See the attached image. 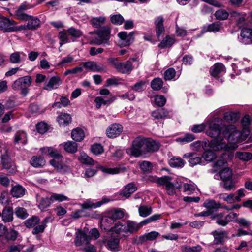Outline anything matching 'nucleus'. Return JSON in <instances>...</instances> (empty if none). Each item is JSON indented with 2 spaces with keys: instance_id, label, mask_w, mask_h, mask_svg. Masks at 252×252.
Listing matches in <instances>:
<instances>
[{
  "instance_id": "obj_1",
  "label": "nucleus",
  "mask_w": 252,
  "mask_h": 252,
  "mask_svg": "<svg viewBox=\"0 0 252 252\" xmlns=\"http://www.w3.org/2000/svg\"><path fill=\"white\" fill-rule=\"evenodd\" d=\"M220 110L214 112L215 116L212 120H208L205 124L194 125L191 127V131L194 133L202 132L205 127L206 134L213 139L210 142V147L214 151H219L225 147L223 142L226 136L229 141L236 142L240 136L239 131L235 130L233 126H226L224 120L219 117Z\"/></svg>"
},
{
  "instance_id": "obj_2",
  "label": "nucleus",
  "mask_w": 252,
  "mask_h": 252,
  "mask_svg": "<svg viewBox=\"0 0 252 252\" xmlns=\"http://www.w3.org/2000/svg\"><path fill=\"white\" fill-rule=\"evenodd\" d=\"M97 37H93L90 41L91 44L100 45L102 44H109L111 29L108 26H103L95 32Z\"/></svg>"
},
{
  "instance_id": "obj_3",
  "label": "nucleus",
  "mask_w": 252,
  "mask_h": 252,
  "mask_svg": "<svg viewBox=\"0 0 252 252\" xmlns=\"http://www.w3.org/2000/svg\"><path fill=\"white\" fill-rule=\"evenodd\" d=\"M32 83L31 76H25L16 80L12 85V88L16 91H20L21 94L26 96L29 93V88Z\"/></svg>"
},
{
  "instance_id": "obj_4",
  "label": "nucleus",
  "mask_w": 252,
  "mask_h": 252,
  "mask_svg": "<svg viewBox=\"0 0 252 252\" xmlns=\"http://www.w3.org/2000/svg\"><path fill=\"white\" fill-rule=\"evenodd\" d=\"M151 181L156 182L160 185H165L167 194L169 195H173L175 194V187L171 182V177L170 176H163L161 178L157 177H151Z\"/></svg>"
},
{
  "instance_id": "obj_5",
  "label": "nucleus",
  "mask_w": 252,
  "mask_h": 252,
  "mask_svg": "<svg viewBox=\"0 0 252 252\" xmlns=\"http://www.w3.org/2000/svg\"><path fill=\"white\" fill-rule=\"evenodd\" d=\"M142 138H136L133 141L131 147L126 149V153L130 156L139 157L142 153H145Z\"/></svg>"
},
{
  "instance_id": "obj_6",
  "label": "nucleus",
  "mask_w": 252,
  "mask_h": 252,
  "mask_svg": "<svg viewBox=\"0 0 252 252\" xmlns=\"http://www.w3.org/2000/svg\"><path fill=\"white\" fill-rule=\"evenodd\" d=\"M75 235L74 244L76 247H84L90 242L91 239L85 231L80 229L77 230Z\"/></svg>"
},
{
  "instance_id": "obj_7",
  "label": "nucleus",
  "mask_w": 252,
  "mask_h": 252,
  "mask_svg": "<svg viewBox=\"0 0 252 252\" xmlns=\"http://www.w3.org/2000/svg\"><path fill=\"white\" fill-rule=\"evenodd\" d=\"M134 33L133 32L127 33L126 32H121L118 34L120 39V44L122 46L130 45L134 41Z\"/></svg>"
},
{
  "instance_id": "obj_8",
  "label": "nucleus",
  "mask_w": 252,
  "mask_h": 252,
  "mask_svg": "<svg viewBox=\"0 0 252 252\" xmlns=\"http://www.w3.org/2000/svg\"><path fill=\"white\" fill-rule=\"evenodd\" d=\"M239 41L245 45L250 44L252 42V28L243 27L241 30Z\"/></svg>"
},
{
  "instance_id": "obj_9",
  "label": "nucleus",
  "mask_w": 252,
  "mask_h": 252,
  "mask_svg": "<svg viewBox=\"0 0 252 252\" xmlns=\"http://www.w3.org/2000/svg\"><path fill=\"white\" fill-rule=\"evenodd\" d=\"M211 234L214 237L213 243L215 245H221L227 237L226 231L221 229H218L212 231Z\"/></svg>"
},
{
  "instance_id": "obj_10",
  "label": "nucleus",
  "mask_w": 252,
  "mask_h": 252,
  "mask_svg": "<svg viewBox=\"0 0 252 252\" xmlns=\"http://www.w3.org/2000/svg\"><path fill=\"white\" fill-rule=\"evenodd\" d=\"M123 127L121 125L113 124L106 131V134L110 138H115L119 136L123 131Z\"/></svg>"
},
{
  "instance_id": "obj_11",
  "label": "nucleus",
  "mask_w": 252,
  "mask_h": 252,
  "mask_svg": "<svg viewBox=\"0 0 252 252\" xmlns=\"http://www.w3.org/2000/svg\"><path fill=\"white\" fill-rule=\"evenodd\" d=\"M109 201V199L106 198H104L101 200L96 202H94L90 200H87L81 204V207L83 209H95Z\"/></svg>"
},
{
  "instance_id": "obj_12",
  "label": "nucleus",
  "mask_w": 252,
  "mask_h": 252,
  "mask_svg": "<svg viewBox=\"0 0 252 252\" xmlns=\"http://www.w3.org/2000/svg\"><path fill=\"white\" fill-rule=\"evenodd\" d=\"M62 81L58 76L52 77L48 82L44 83L43 89L51 91L56 89L62 84Z\"/></svg>"
},
{
  "instance_id": "obj_13",
  "label": "nucleus",
  "mask_w": 252,
  "mask_h": 252,
  "mask_svg": "<svg viewBox=\"0 0 252 252\" xmlns=\"http://www.w3.org/2000/svg\"><path fill=\"white\" fill-rule=\"evenodd\" d=\"M144 152H156L159 148V144L155 141L142 138Z\"/></svg>"
},
{
  "instance_id": "obj_14",
  "label": "nucleus",
  "mask_w": 252,
  "mask_h": 252,
  "mask_svg": "<svg viewBox=\"0 0 252 252\" xmlns=\"http://www.w3.org/2000/svg\"><path fill=\"white\" fill-rule=\"evenodd\" d=\"M241 123H242V125L243 127V129L242 132L238 130V131H239L241 134L240 136L238 138V140L235 142H232V141H229L228 139V137L226 136V137H227L228 141L229 142H231L232 143H235L239 141V140L240 139L241 136H242V133L245 134V135H247V136L249 135L250 132V131L249 129V126L250 124V118L249 116H248V115L245 116L242 120ZM230 126H232V125H231ZM233 126L234 127H235L234 125H233ZM235 130L238 131V130H237L236 129V127H235Z\"/></svg>"
},
{
  "instance_id": "obj_15",
  "label": "nucleus",
  "mask_w": 252,
  "mask_h": 252,
  "mask_svg": "<svg viewBox=\"0 0 252 252\" xmlns=\"http://www.w3.org/2000/svg\"><path fill=\"white\" fill-rule=\"evenodd\" d=\"M183 157L186 158H189L188 162L190 166H194L197 164H202L203 159L202 157L197 156L195 153H187L185 154Z\"/></svg>"
},
{
  "instance_id": "obj_16",
  "label": "nucleus",
  "mask_w": 252,
  "mask_h": 252,
  "mask_svg": "<svg viewBox=\"0 0 252 252\" xmlns=\"http://www.w3.org/2000/svg\"><path fill=\"white\" fill-rule=\"evenodd\" d=\"M16 23L12 20L3 18L0 20V31L3 30L5 32H12L15 29L12 26L15 25Z\"/></svg>"
},
{
  "instance_id": "obj_17",
  "label": "nucleus",
  "mask_w": 252,
  "mask_h": 252,
  "mask_svg": "<svg viewBox=\"0 0 252 252\" xmlns=\"http://www.w3.org/2000/svg\"><path fill=\"white\" fill-rule=\"evenodd\" d=\"M83 66L94 72H102L106 69V67L103 64L97 63L94 61L85 62L83 63Z\"/></svg>"
},
{
  "instance_id": "obj_18",
  "label": "nucleus",
  "mask_w": 252,
  "mask_h": 252,
  "mask_svg": "<svg viewBox=\"0 0 252 252\" xmlns=\"http://www.w3.org/2000/svg\"><path fill=\"white\" fill-rule=\"evenodd\" d=\"M112 219L106 212L102 216L100 220V227L102 230L109 231V227L114 223Z\"/></svg>"
},
{
  "instance_id": "obj_19",
  "label": "nucleus",
  "mask_w": 252,
  "mask_h": 252,
  "mask_svg": "<svg viewBox=\"0 0 252 252\" xmlns=\"http://www.w3.org/2000/svg\"><path fill=\"white\" fill-rule=\"evenodd\" d=\"M115 65L117 70L122 73H128L133 69L132 63L129 61L117 63Z\"/></svg>"
},
{
  "instance_id": "obj_20",
  "label": "nucleus",
  "mask_w": 252,
  "mask_h": 252,
  "mask_svg": "<svg viewBox=\"0 0 252 252\" xmlns=\"http://www.w3.org/2000/svg\"><path fill=\"white\" fill-rule=\"evenodd\" d=\"M50 163L60 173H65L70 172V167L65 164H63L60 160H57L56 159H53L50 161Z\"/></svg>"
},
{
  "instance_id": "obj_21",
  "label": "nucleus",
  "mask_w": 252,
  "mask_h": 252,
  "mask_svg": "<svg viewBox=\"0 0 252 252\" xmlns=\"http://www.w3.org/2000/svg\"><path fill=\"white\" fill-rule=\"evenodd\" d=\"M116 99L115 96L113 94L110 95V98L97 96L94 99V102L96 103V107L99 109L102 105H109L111 104Z\"/></svg>"
},
{
  "instance_id": "obj_22",
  "label": "nucleus",
  "mask_w": 252,
  "mask_h": 252,
  "mask_svg": "<svg viewBox=\"0 0 252 252\" xmlns=\"http://www.w3.org/2000/svg\"><path fill=\"white\" fill-rule=\"evenodd\" d=\"M163 22L164 19L161 16L158 17L155 20L156 35L158 38L164 33L165 29L163 26Z\"/></svg>"
},
{
  "instance_id": "obj_23",
  "label": "nucleus",
  "mask_w": 252,
  "mask_h": 252,
  "mask_svg": "<svg viewBox=\"0 0 252 252\" xmlns=\"http://www.w3.org/2000/svg\"><path fill=\"white\" fill-rule=\"evenodd\" d=\"M232 171L229 167H225L222 170L215 174L214 178L216 180H226L232 178Z\"/></svg>"
},
{
  "instance_id": "obj_24",
  "label": "nucleus",
  "mask_w": 252,
  "mask_h": 252,
  "mask_svg": "<svg viewBox=\"0 0 252 252\" xmlns=\"http://www.w3.org/2000/svg\"><path fill=\"white\" fill-rule=\"evenodd\" d=\"M120 238L118 236L111 237L107 241V246L109 250L113 252L119 250V242Z\"/></svg>"
},
{
  "instance_id": "obj_25",
  "label": "nucleus",
  "mask_w": 252,
  "mask_h": 252,
  "mask_svg": "<svg viewBox=\"0 0 252 252\" xmlns=\"http://www.w3.org/2000/svg\"><path fill=\"white\" fill-rule=\"evenodd\" d=\"M27 19L28 23L26 25V28L28 29L34 30L39 27L40 20L37 17L29 15V17Z\"/></svg>"
},
{
  "instance_id": "obj_26",
  "label": "nucleus",
  "mask_w": 252,
  "mask_h": 252,
  "mask_svg": "<svg viewBox=\"0 0 252 252\" xmlns=\"http://www.w3.org/2000/svg\"><path fill=\"white\" fill-rule=\"evenodd\" d=\"M1 164L3 168L6 169H11L10 172L12 173L15 170V168L12 165L11 160L9 156L7 154H3L1 156Z\"/></svg>"
},
{
  "instance_id": "obj_27",
  "label": "nucleus",
  "mask_w": 252,
  "mask_h": 252,
  "mask_svg": "<svg viewBox=\"0 0 252 252\" xmlns=\"http://www.w3.org/2000/svg\"><path fill=\"white\" fill-rule=\"evenodd\" d=\"M224 66L221 63H216L212 66L210 69L211 75L214 77H217L220 74L225 72Z\"/></svg>"
},
{
  "instance_id": "obj_28",
  "label": "nucleus",
  "mask_w": 252,
  "mask_h": 252,
  "mask_svg": "<svg viewBox=\"0 0 252 252\" xmlns=\"http://www.w3.org/2000/svg\"><path fill=\"white\" fill-rule=\"evenodd\" d=\"M43 154H48L53 157V159H56L57 160H60L62 158V155L59 154L57 150L52 147H44L41 149Z\"/></svg>"
},
{
  "instance_id": "obj_29",
  "label": "nucleus",
  "mask_w": 252,
  "mask_h": 252,
  "mask_svg": "<svg viewBox=\"0 0 252 252\" xmlns=\"http://www.w3.org/2000/svg\"><path fill=\"white\" fill-rule=\"evenodd\" d=\"M27 141V134L24 131L19 130L16 132L14 138L15 144H25Z\"/></svg>"
},
{
  "instance_id": "obj_30",
  "label": "nucleus",
  "mask_w": 252,
  "mask_h": 252,
  "mask_svg": "<svg viewBox=\"0 0 252 252\" xmlns=\"http://www.w3.org/2000/svg\"><path fill=\"white\" fill-rule=\"evenodd\" d=\"M227 162L223 157H220L214 163L213 172H218L227 167Z\"/></svg>"
},
{
  "instance_id": "obj_31",
  "label": "nucleus",
  "mask_w": 252,
  "mask_h": 252,
  "mask_svg": "<svg viewBox=\"0 0 252 252\" xmlns=\"http://www.w3.org/2000/svg\"><path fill=\"white\" fill-rule=\"evenodd\" d=\"M107 212L114 221L116 220L121 219L124 217L125 210L122 209L117 208L110 210Z\"/></svg>"
},
{
  "instance_id": "obj_32",
  "label": "nucleus",
  "mask_w": 252,
  "mask_h": 252,
  "mask_svg": "<svg viewBox=\"0 0 252 252\" xmlns=\"http://www.w3.org/2000/svg\"><path fill=\"white\" fill-rule=\"evenodd\" d=\"M151 115L155 119H163L168 117L169 112L164 108H160L153 111Z\"/></svg>"
},
{
  "instance_id": "obj_33",
  "label": "nucleus",
  "mask_w": 252,
  "mask_h": 252,
  "mask_svg": "<svg viewBox=\"0 0 252 252\" xmlns=\"http://www.w3.org/2000/svg\"><path fill=\"white\" fill-rule=\"evenodd\" d=\"M137 189V188L136 185L134 183H131L127 184L125 187L120 194L124 197H128L132 193L135 192Z\"/></svg>"
},
{
  "instance_id": "obj_34",
  "label": "nucleus",
  "mask_w": 252,
  "mask_h": 252,
  "mask_svg": "<svg viewBox=\"0 0 252 252\" xmlns=\"http://www.w3.org/2000/svg\"><path fill=\"white\" fill-rule=\"evenodd\" d=\"M221 27V24L219 22H216L206 26H204L203 28L202 32H217L220 31Z\"/></svg>"
},
{
  "instance_id": "obj_35",
  "label": "nucleus",
  "mask_w": 252,
  "mask_h": 252,
  "mask_svg": "<svg viewBox=\"0 0 252 252\" xmlns=\"http://www.w3.org/2000/svg\"><path fill=\"white\" fill-rule=\"evenodd\" d=\"M125 228V224H123L122 222L119 221L109 229V232H110L112 235L114 234H119L122 232L126 233Z\"/></svg>"
},
{
  "instance_id": "obj_36",
  "label": "nucleus",
  "mask_w": 252,
  "mask_h": 252,
  "mask_svg": "<svg viewBox=\"0 0 252 252\" xmlns=\"http://www.w3.org/2000/svg\"><path fill=\"white\" fill-rule=\"evenodd\" d=\"M30 162L34 167L40 168L45 165V160L41 156H34L31 158Z\"/></svg>"
},
{
  "instance_id": "obj_37",
  "label": "nucleus",
  "mask_w": 252,
  "mask_h": 252,
  "mask_svg": "<svg viewBox=\"0 0 252 252\" xmlns=\"http://www.w3.org/2000/svg\"><path fill=\"white\" fill-rule=\"evenodd\" d=\"M106 21V18L105 16H101L97 17H92L90 20V23L93 27L99 28L105 23Z\"/></svg>"
},
{
  "instance_id": "obj_38",
  "label": "nucleus",
  "mask_w": 252,
  "mask_h": 252,
  "mask_svg": "<svg viewBox=\"0 0 252 252\" xmlns=\"http://www.w3.org/2000/svg\"><path fill=\"white\" fill-rule=\"evenodd\" d=\"M57 121L60 126H65L71 121V117L69 114L62 113L57 117Z\"/></svg>"
},
{
  "instance_id": "obj_39",
  "label": "nucleus",
  "mask_w": 252,
  "mask_h": 252,
  "mask_svg": "<svg viewBox=\"0 0 252 252\" xmlns=\"http://www.w3.org/2000/svg\"><path fill=\"white\" fill-rule=\"evenodd\" d=\"M25 192V189L21 186L16 185L13 187L11 190V194L12 196L16 198L22 197Z\"/></svg>"
},
{
  "instance_id": "obj_40",
  "label": "nucleus",
  "mask_w": 252,
  "mask_h": 252,
  "mask_svg": "<svg viewBox=\"0 0 252 252\" xmlns=\"http://www.w3.org/2000/svg\"><path fill=\"white\" fill-rule=\"evenodd\" d=\"M125 227L126 233H129L131 234L138 231L140 228V226L139 224H137L134 221L128 220L127 222L126 225H125Z\"/></svg>"
},
{
  "instance_id": "obj_41",
  "label": "nucleus",
  "mask_w": 252,
  "mask_h": 252,
  "mask_svg": "<svg viewBox=\"0 0 252 252\" xmlns=\"http://www.w3.org/2000/svg\"><path fill=\"white\" fill-rule=\"evenodd\" d=\"M169 165L174 168H182L185 163V162L180 158L173 157L168 161Z\"/></svg>"
},
{
  "instance_id": "obj_42",
  "label": "nucleus",
  "mask_w": 252,
  "mask_h": 252,
  "mask_svg": "<svg viewBox=\"0 0 252 252\" xmlns=\"http://www.w3.org/2000/svg\"><path fill=\"white\" fill-rule=\"evenodd\" d=\"M2 220L5 222H8L12 221L13 220V211L12 209L9 207L5 208L3 210L2 213Z\"/></svg>"
},
{
  "instance_id": "obj_43",
  "label": "nucleus",
  "mask_w": 252,
  "mask_h": 252,
  "mask_svg": "<svg viewBox=\"0 0 252 252\" xmlns=\"http://www.w3.org/2000/svg\"><path fill=\"white\" fill-rule=\"evenodd\" d=\"M84 136V132L80 128H77L72 131L71 137L75 141H81L83 139Z\"/></svg>"
},
{
  "instance_id": "obj_44",
  "label": "nucleus",
  "mask_w": 252,
  "mask_h": 252,
  "mask_svg": "<svg viewBox=\"0 0 252 252\" xmlns=\"http://www.w3.org/2000/svg\"><path fill=\"white\" fill-rule=\"evenodd\" d=\"M160 234L158 232L153 231L147 233H145L144 235L140 236V239L142 242L146 241H153Z\"/></svg>"
},
{
  "instance_id": "obj_45",
  "label": "nucleus",
  "mask_w": 252,
  "mask_h": 252,
  "mask_svg": "<svg viewBox=\"0 0 252 252\" xmlns=\"http://www.w3.org/2000/svg\"><path fill=\"white\" fill-rule=\"evenodd\" d=\"M22 55L24 56H26V55L23 52H15L12 53L9 57V60L12 63L17 64L21 62L22 59L21 55Z\"/></svg>"
},
{
  "instance_id": "obj_46",
  "label": "nucleus",
  "mask_w": 252,
  "mask_h": 252,
  "mask_svg": "<svg viewBox=\"0 0 252 252\" xmlns=\"http://www.w3.org/2000/svg\"><path fill=\"white\" fill-rule=\"evenodd\" d=\"M64 149L68 153H74L77 151V144L72 141H68L64 143Z\"/></svg>"
},
{
  "instance_id": "obj_47",
  "label": "nucleus",
  "mask_w": 252,
  "mask_h": 252,
  "mask_svg": "<svg viewBox=\"0 0 252 252\" xmlns=\"http://www.w3.org/2000/svg\"><path fill=\"white\" fill-rule=\"evenodd\" d=\"M175 42L173 38L169 36H166L158 45V47L161 48H165L171 47Z\"/></svg>"
},
{
  "instance_id": "obj_48",
  "label": "nucleus",
  "mask_w": 252,
  "mask_h": 252,
  "mask_svg": "<svg viewBox=\"0 0 252 252\" xmlns=\"http://www.w3.org/2000/svg\"><path fill=\"white\" fill-rule=\"evenodd\" d=\"M236 157L241 160L248 161L252 159V154L250 152H237Z\"/></svg>"
},
{
  "instance_id": "obj_49",
  "label": "nucleus",
  "mask_w": 252,
  "mask_h": 252,
  "mask_svg": "<svg viewBox=\"0 0 252 252\" xmlns=\"http://www.w3.org/2000/svg\"><path fill=\"white\" fill-rule=\"evenodd\" d=\"M216 223L220 225L225 226L227 225L226 216L222 213H220L214 216Z\"/></svg>"
},
{
  "instance_id": "obj_50",
  "label": "nucleus",
  "mask_w": 252,
  "mask_h": 252,
  "mask_svg": "<svg viewBox=\"0 0 252 252\" xmlns=\"http://www.w3.org/2000/svg\"><path fill=\"white\" fill-rule=\"evenodd\" d=\"M195 136L190 133H187L182 137H179L176 139L177 142L185 144L190 142L195 139Z\"/></svg>"
},
{
  "instance_id": "obj_51",
  "label": "nucleus",
  "mask_w": 252,
  "mask_h": 252,
  "mask_svg": "<svg viewBox=\"0 0 252 252\" xmlns=\"http://www.w3.org/2000/svg\"><path fill=\"white\" fill-rule=\"evenodd\" d=\"M53 203L52 200L51 199V196L42 198L39 202L38 207L41 210H44L49 207Z\"/></svg>"
},
{
  "instance_id": "obj_52",
  "label": "nucleus",
  "mask_w": 252,
  "mask_h": 252,
  "mask_svg": "<svg viewBox=\"0 0 252 252\" xmlns=\"http://www.w3.org/2000/svg\"><path fill=\"white\" fill-rule=\"evenodd\" d=\"M164 78L166 80H176L179 78V76L176 78V71L173 68H170L166 70L164 73Z\"/></svg>"
},
{
  "instance_id": "obj_53",
  "label": "nucleus",
  "mask_w": 252,
  "mask_h": 252,
  "mask_svg": "<svg viewBox=\"0 0 252 252\" xmlns=\"http://www.w3.org/2000/svg\"><path fill=\"white\" fill-rule=\"evenodd\" d=\"M229 14L225 10L220 9L216 11L214 16L217 20H224L228 18Z\"/></svg>"
},
{
  "instance_id": "obj_54",
  "label": "nucleus",
  "mask_w": 252,
  "mask_h": 252,
  "mask_svg": "<svg viewBox=\"0 0 252 252\" xmlns=\"http://www.w3.org/2000/svg\"><path fill=\"white\" fill-rule=\"evenodd\" d=\"M162 86L163 81L160 78H155L151 82V87L155 91L160 90Z\"/></svg>"
},
{
  "instance_id": "obj_55",
  "label": "nucleus",
  "mask_w": 252,
  "mask_h": 252,
  "mask_svg": "<svg viewBox=\"0 0 252 252\" xmlns=\"http://www.w3.org/2000/svg\"><path fill=\"white\" fill-rule=\"evenodd\" d=\"M203 206L209 209H217L220 207V204L216 203L212 199H207L204 202Z\"/></svg>"
},
{
  "instance_id": "obj_56",
  "label": "nucleus",
  "mask_w": 252,
  "mask_h": 252,
  "mask_svg": "<svg viewBox=\"0 0 252 252\" xmlns=\"http://www.w3.org/2000/svg\"><path fill=\"white\" fill-rule=\"evenodd\" d=\"M139 215L142 217H146L151 214L152 208L145 205H140L138 208Z\"/></svg>"
},
{
  "instance_id": "obj_57",
  "label": "nucleus",
  "mask_w": 252,
  "mask_h": 252,
  "mask_svg": "<svg viewBox=\"0 0 252 252\" xmlns=\"http://www.w3.org/2000/svg\"><path fill=\"white\" fill-rule=\"evenodd\" d=\"M39 219L37 216H32L25 221V225L27 227L31 228L35 226L39 222Z\"/></svg>"
},
{
  "instance_id": "obj_58",
  "label": "nucleus",
  "mask_w": 252,
  "mask_h": 252,
  "mask_svg": "<svg viewBox=\"0 0 252 252\" xmlns=\"http://www.w3.org/2000/svg\"><path fill=\"white\" fill-rule=\"evenodd\" d=\"M181 249L183 252H200L202 248L201 246L197 245L193 247L183 246Z\"/></svg>"
},
{
  "instance_id": "obj_59",
  "label": "nucleus",
  "mask_w": 252,
  "mask_h": 252,
  "mask_svg": "<svg viewBox=\"0 0 252 252\" xmlns=\"http://www.w3.org/2000/svg\"><path fill=\"white\" fill-rule=\"evenodd\" d=\"M223 187L226 190L235 189V183L232 178L223 180Z\"/></svg>"
},
{
  "instance_id": "obj_60",
  "label": "nucleus",
  "mask_w": 252,
  "mask_h": 252,
  "mask_svg": "<svg viewBox=\"0 0 252 252\" xmlns=\"http://www.w3.org/2000/svg\"><path fill=\"white\" fill-rule=\"evenodd\" d=\"M219 198L224 201H226L228 203H232L235 202L234 195L233 194L221 193L219 195Z\"/></svg>"
},
{
  "instance_id": "obj_61",
  "label": "nucleus",
  "mask_w": 252,
  "mask_h": 252,
  "mask_svg": "<svg viewBox=\"0 0 252 252\" xmlns=\"http://www.w3.org/2000/svg\"><path fill=\"white\" fill-rule=\"evenodd\" d=\"M79 159L80 161L84 164L90 165L94 164V161L93 159L85 153H81Z\"/></svg>"
},
{
  "instance_id": "obj_62",
  "label": "nucleus",
  "mask_w": 252,
  "mask_h": 252,
  "mask_svg": "<svg viewBox=\"0 0 252 252\" xmlns=\"http://www.w3.org/2000/svg\"><path fill=\"white\" fill-rule=\"evenodd\" d=\"M51 199L52 200L53 202L54 201L62 202L63 201H68L69 199L66 196L62 194L53 193L51 195Z\"/></svg>"
},
{
  "instance_id": "obj_63",
  "label": "nucleus",
  "mask_w": 252,
  "mask_h": 252,
  "mask_svg": "<svg viewBox=\"0 0 252 252\" xmlns=\"http://www.w3.org/2000/svg\"><path fill=\"white\" fill-rule=\"evenodd\" d=\"M92 152L95 155H98L102 154L103 151V147L100 144H94L91 146Z\"/></svg>"
},
{
  "instance_id": "obj_64",
  "label": "nucleus",
  "mask_w": 252,
  "mask_h": 252,
  "mask_svg": "<svg viewBox=\"0 0 252 252\" xmlns=\"http://www.w3.org/2000/svg\"><path fill=\"white\" fill-rule=\"evenodd\" d=\"M69 34L74 38H78L82 35V32L74 28L71 27L67 30Z\"/></svg>"
}]
</instances>
